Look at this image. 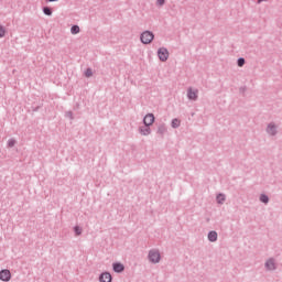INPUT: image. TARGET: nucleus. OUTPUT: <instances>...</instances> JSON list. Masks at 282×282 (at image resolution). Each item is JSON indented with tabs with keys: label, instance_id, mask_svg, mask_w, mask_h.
<instances>
[{
	"label": "nucleus",
	"instance_id": "nucleus-2",
	"mask_svg": "<svg viewBox=\"0 0 282 282\" xmlns=\"http://www.w3.org/2000/svg\"><path fill=\"white\" fill-rule=\"evenodd\" d=\"M12 279V273H10V270L4 269L0 271V281L8 282Z\"/></svg>",
	"mask_w": 282,
	"mask_h": 282
},
{
	"label": "nucleus",
	"instance_id": "nucleus-13",
	"mask_svg": "<svg viewBox=\"0 0 282 282\" xmlns=\"http://www.w3.org/2000/svg\"><path fill=\"white\" fill-rule=\"evenodd\" d=\"M72 34H78L80 32V28L78 25H74L70 29Z\"/></svg>",
	"mask_w": 282,
	"mask_h": 282
},
{
	"label": "nucleus",
	"instance_id": "nucleus-8",
	"mask_svg": "<svg viewBox=\"0 0 282 282\" xmlns=\"http://www.w3.org/2000/svg\"><path fill=\"white\" fill-rule=\"evenodd\" d=\"M112 268L116 272H123L124 271V265L122 263H113Z\"/></svg>",
	"mask_w": 282,
	"mask_h": 282
},
{
	"label": "nucleus",
	"instance_id": "nucleus-5",
	"mask_svg": "<svg viewBox=\"0 0 282 282\" xmlns=\"http://www.w3.org/2000/svg\"><path fill=\"white\" fill-rule=\"evenodd\" d=\"M143 122H144L145 127H151V124H153L155 122V116H153V113H148L144 117Z\"/></svg>",
	"mask_w": 282,
	"mask_h": 282
},
{
	"label": "nucleus",
	"instance_id": "nucleus-11",
	"mask_svg": "<svg viewBox=\"0 0 282 282\" xmlns=\"http://www.w3.org/2000/svg\"><path fill=\"white\" fill-rule=\"evenodd\" d=\"M140 133H142V135H149V133H151V128L149 127H144L140 129Z\"/></svg>",
	"mask_w": 282,
	"mask_h": 282
},
{
	"label": "nucleus",
	"instance_id": "nucleus-10",
	"mask_svg": "<svg viewBox=\"0 0 282 282\" xmlns=\"http://www.w3.org/2000/svg\"><path fill=\"white\" fill-rule=\"evenodd\" d=\"M267 131L271 135H274V133H276V127L274 124H269Z\"/></svg>",
	"mask_w": 282,
	"mask_h": 282
},
{
	"label": "nucleus",
	"instance_id": "nucleus-14",
	"mask_svg": "<svg viewBox=\"0 0 282 282\" xmlns=\"http://www.w3.org/2000/svg\"><path fill=\"white\" fill-rule=\"evenodd\" d=\"M218 204H223V202H226V196L224 194H219L217 196Z\"/></svg>",
	"mask_w": 282,
	"mask_h": 282
},
{
	"label": "nucleus",
	"instance_id": "nucleus-12",
	"mask_svg": "<svg viewBox=\"0 0 282 282\" xmlns=\"http://www.w3.org/2000/svg\"><path fill=\"white\" fill-rule=\"evenodd\" d=\"M208 239H209V241H215V240L217 239V234H216V231H210V232L208 234Z\"/></svg>",
	"mask_w": 282,
	"mask_h": 282
},
{
	"label": "nucleus",
	"instance_id": "nucleus-19",
	"mask_svg": "<svg viewBox=\"0 0 282 282\" xmlns=\"http://www.w3.org/2000/svg\"><path fill=\"white\" fill-rule=\"evenodd\" d=\"M94 73L91 72V68H88L86 72H85V76L86 78H90V76H93Z\"/></svg>",
	"mask_w": 282,
	"mask_h": 282
},
{
	"label": "nucleus",
	"instance_id": "nucleus-3",
	"mask_svg": "<svg viewBox=\"0 0 282 282\" xmlns=\"http://www.w3.org/2000/svg\"><path fill=\"white\" fill-rule=\"evenodd\" d=\"M149 259L152 263H160V251H150Z\"/></svg>",
	"mask_w": 282,
	"mask_h": 282
},
{
	"label": "nucleus",
	"instance_id": "nucleus-23",
	"mask_svg": "<svg viewBox=\"0 0 282 282\" xmlns=\"http://www.w3.org/2000/svg\"><path fill=\"white\" fill-rule=\"evenodd\" d=\"M165 0H156L158 6H162Z\"/></svg>",
	"mask_w": 282,
	"mask_h": 282
},
{
	"label": "nucleus",
	"instance_id": "nucleus-6",
	"mask_svg": "<svg viewBox=\"0 0 282 282\" xmlns=\"http://www.w3.org/2000/svg\"><path fill=\"white\" fill-rule=\"evenodd\" d=\"M99 281L100 282H111V273H109V272L101 273V275L99 276Z\"/></svg>",
	"mask_w": 282,
	"mask_h": 282
},
{
	"label": "nucleus",
	"instance_id": "nucleus-4",
	"mask_svg": "<svg viewBox=\"0 0 282 282\" xmlns=\"http://www.w3.org/2000/svg\"><path fill=\"white\" fill-rule=\"evenodd\" d=\"M158 54H159L160 61H162L163 63L165 61H169V51L166 48H164V47L159 48Z\"/></svg>",
	"mask_w": 282,
	"mask_h": 282
},
{
	"label": "nucleus",
	"instance_id": "nucleus-22",
	"mask_svg": "<svg viewBox=\"0 0 282 282\" xmlns=\"http://www.w3.org/2000/svg\"><path fill=\"white\" fill-rule=\"evenodd\" d=\"M14 144H15V141H14V140H10V141H9V147H14Z\"/></svg>",
	"mask_w": 282,
	"mask_h": 282
},
{
	"label": "nucleus",
	"instance_id": "nucleus-7",
	"mask_svg": "<svg viewBox=\"0 0 282 282\" xmlns=\"http://www.w3.org/2000/svg\"><path fill=\"white\" fill-rule=\"evenodd\" d=\"M187 96L189 100H197V90L189 89Z\"/></svg>",
	"mask_w": 282,
	"mask_h": 282
},
{
	"label": "nucleus",
	"instance_id": "nucleus-16",
	"mask_svg": "<svg viewBox=\"0 0 282 282\" xmlns=\"http://www.w3.org/2000/svg\"><path fill=\"white\" fill-rule=\"evenodd\" d=\"M44 14H46L47 17H52V9H50L48 7L43 9Z\"/></svg>",
	"mask_w": 282,
	"mask_h": 282
},
{
	"label": "nucleus",
	"instance_id": "nucleus-17",
	"mask_svg": "<svg viewBox=\"0 0 282 282\" xmlns=\"http://www.w3.org/2000/svg\"><path fill=\"white\" fill-rule=\"evenodd\" d=\"M260 202H262L263 204H268V202H269L268 196L267 195H261L260 196Z\"/></svg>",
	"mask_w": 282,
	"mask_h": 282
},
{
	"label": "nucleus",
	"instance_id": "nucleus-15",
	"mask_svg": "<svg viewBox=\"0 0 282 282\" xmlns=\"http://www.w3.org/2000/svg\"><path fill=\"white\" fill-rule=\"evenodd\" d=\"M181 124V121L178 119H174L172 120V127L173 129H177V127H180Z\"/></svg>",
	"mask_w": 282,
	"mask_h": 282
},
{
	"label": "nucleus",
	"instance_id": "nucleus-1",
	"mask_svg": "<svg viewBox=\"0 0 282 282\" xmlns=\"http://www.w3.org/2000/svg\"><path fill=\"white\" fill-rule=\"evenodd\" d=\"M154 39L153 33L151 31H145L141 34V43H144V45H149Z\"/></svg>",
	"mask_w": 282,
	"mask_h": 282
},
{
	"label": "nucleus",
	"instance_id": "nucleus-18",
	"mask_svg": "<svg viewBox=\"0 0 282 282\" xmlns=\"http://www.w3.org/2000/svg\"><path fill=\"white\" fill-rule=\"evenodd\" d=\"M3 36H6V28L0 25V39H3Z\"/></svg>",
	"mask_w": 282,
	"mask_h": 282
},
{
	"label": "nucleus",
	"instance_id": "nucleus-25",
	"mask_svg": "<svg viewBox=\"0 0 282 282\" xmlns=\"http://www.w3.org/2000/svg\"><path fill=\"white\" fill-rule=\"evenodd\" d=\"M50 2H54V1H57V0H48Z\"/></svg>",
	"mask_w": 282,
	"mask_h": 282
},
{
	"label": "nucleus",
	"instance_id": "nucleus-21",
	"mask_svg": "<svg viewBox=\"0 0 282 282\" xmlns=\"http://www.w3.org/2000/svg\"><path fill=\"white\" fill-rule=\"evenodd\" d=\"M75 232H76L77 236L82 235L83 229H80V227H75Z\"/></svg>",
	"mask_w": 282,
	"mask_h": 282
},
{
	"label": "nucleus",
	"instance_id": "nucleus-9",
	"mask_svg": "<svg viewBox=\"0 0 282 282\" xmlns=\"http://www.w3.org/2000/svg\"><path fill=\"white\" fill-rule=\"evenodd\" d=\"M265 268H267L268 270H274V268H276L275 264H274V260L269 259V260L267 261V263H265Z\"/></svg>",
	"mask_w": 282,
	"mask_h": 282
},
{
	"label": "nucleus",
	"instance_id": "nucleus-24",
	"mask_svg": "<svg viewBox=\"0 0 282 282\" xmlns=\"http://www.w3.org/2000/svg\"><path fill=\"white\" fill-rule=\"evenodd\" d=\"M261 1H265V0H258V3H261Z\"/></svg>",
	"mask_w": 282,
	"mask_h": 282
},
{
	"label": "nucleus",
	"instance_id": "nucleus-20",
	"mask_svg": "<svg viewBox=\"0 0 282 282\" xmlns=\"http://www.w3.org/2000/svg\"><path fill=\"white\" fill-rule=\"evenodd\" d=\"M243 65H246V59L239 58V59H238V66H239V67H243Z\"/></svg>",
	"mask_w": 282,
	"mask_h": 282
}]
</instances>
